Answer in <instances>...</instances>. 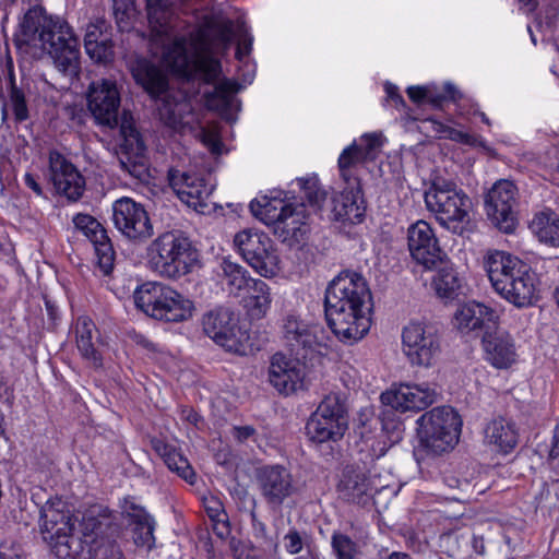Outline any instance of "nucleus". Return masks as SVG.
Instances as JSON below:
<instances>
[{"mask_svg": "<svg viewBox=\"0 0 559 559\" xmlns=\"http://www.w3.org/2000/svg\"><path fill=\"white\" fill-rule=\"evenodd\" d=\"M234 36L231 19L205 15L191 35L195 53L190 56L187 37L177 35L163 46L160 63L176 79L213 84L223 74L222 61L215 56V48L221 46L227 50Z\"/></svg>", "mask_w": 559, "mask_h": 559, "instance_id": "nucleus-1", "label": "nucleus"}, {"mask_svg": "<svg viewBox=\"0 0 559 559\" xmlns=\"http://www.w3.org/2000/svg\"><path fill=\"white\" fill-rule=\"evenodd\" d=\"M372 295L366 278L345 270L335 276L324 293L326 324L344 344L361 340L371 326Z\"/></svg>", "mask_w": 559, "mask_h": 559, "instance_id": "nucleus-2", "label": "nucleus"}, {"mask_svg": "<svg viewBox=\"0 0 559 559\" xmlns=\"http://www.w3.org/2000/svg\"><path fill=\"white\" fill-rule=\"evenodd\" d=\"M13 40L25 52L32 48L47 52L62 75L71 80L79 76V40L64 19L48 15L43 7L34 5L24 14Z\"/></svg>", "mask_w": 559, "mask_h": 559, "instance_id": "nucleus-3", "label": "nucleus"}, {"mask_svg": "<svg viewBox=\"0 0 559 559\" xmlns=\"http://www.w3.org/2000/svg\"><path fill=\"white\" fill-rule=\"evenodd\" d=\"M250 212L286 246L304 245L310 233L309 215L304 203L290 202L288 192L273 189L269 194L251 200Z\"/></svg>", "mask_w": 559, "mask_h": 559, "instance_id": "nucleus-4", "label": "nucleus"}, {"mask_svg": "<svg viewBox=\"0 0 559 559\" xmlns=\"http://www.w3.org/2000/svg\"><path fill=\"white\" fill-rule=\"evenodd\" d=\"M485 269L493 290L503 299L518 308L533 305L539 281L528 263L495 250L485 258Z\"/></svg>", "mask_w": 559, "mask_h": 559, "instance_id": "nucleus-5", "label": "nucleus"}, {"mask_svg": "<svg viewBox=\"0 0 559 559\" xmlns=\"http://www.w3.org/2000/svg\"><path fill=\"white\" fill-rule=\"evenodd\" d=\"M443 330L438 322L411 319L401 331V348L412 367H433L441 357Z\"/></svg>", "mask_w": 559, "mask_h": 559, "instance_id": "nucleus-6", "label": "nucleus"}, {"mask_svg": "<svg viewBox=\"0 0 559 559\" xmlns=\"http://www.w3.org/2000/svg\"><path fill=\"white\" fill-rule=\"evenodd\" d=\"M146 253L152 269L175 280L191 273L199 262V252L189 238L174 233L158 236Z\"/></svg>", "mask_w": 559, "mask_h": 559, "instance_id": "nucleus-7", "label": "nucleus"}, {"mask_svg": "<svg viewBox=\"0 0 559 559\" xmlns=\"http://www.w3.org/2000/svg\"><path fill=\"white\" fill-rule=\"evenodd\" d=\"M416 423L419 447L431 454H441L453 449L462 430V418L450 406L432 408Z\"/></svg>", "mask_w": 559, "mask_h": 559, "instance_id": "nucleus-8", "label": "nucleus"}, {"mask_svg": "<svg viewBox=\"0 0 559 559\" xmlns=\"http://www.w3.org/2000/svg\"><path fill=\"white\" fill-rule=\"evenodd\" d=\"M195 310L194 302L174 289L158 282L142 283V313L170 323L188 321Z\"/></svg>", "mask_w": 559, "mask_h": 559, "instance_id": "nucleus-9", "label": "nucleus"}, {"mask_svg": "<svg viewBox=\"0 0 559 559\" xmlns=\"http://www.w3.org/2000/svg\"><path fill=\"white\" fill-rule=\"evenodd\" d=\"M426 207L442 225L456 227L468 219L471 198L459 189L456 183L444 178H436L424 195Z\"/></svg>", "mask_w": 559, "mask_h": 559, "instance_id": "nucleus-10", "label": "nucleus"}, {"mask_svg": "<svg viewBox=\"0 0 559 559\" xmlns=\"http://www.w3.org/2000/svg\"><path fill=\"white\" fill-rule=\"evenodd\" d=\"M384 92L386 100L391 102L397 110L403 111L401 119L405 126H409L412 122H419L417 126L418 131L428 138L451 140L473 147L481 144L478 138L474 134L455 129L445 122L435 119L433 117L421 118L418 116L415 109L407 106L403 95L400 93L399 87L395 84L386 82L384 84Z\"/></svg>", "mask_w": 559, "mask_h": 559, "instance_id": "nucleus-11", "label": "nucleus"}, {"mask_svg": "<svg viewBox=\"0 0 559 559\" xmlns=\"http://www.w3.org/2000/svg\"><path fill=\"white\" fill-rule=\"evenodd\" d=\"M204 333L225 350L245 355L249 330L240 325L239 317L229 308L217 307L203 316Z\"/></svg>", "mask_w": 559, "mask_h": 559, "instance_id": "nucleus-12", "label": "nucleus"}, {"mask_svg": "<svg viewBox=\"0 0 559 559\" xmlns=\"http://www.w3.org/2000/svg\"><path fill=\"white\" fill-rule=\"evenodd\" d=\"M234 243L245 261L261 276L271 278L280 271V255L267 234L245 229L236 234Z\"/></svg>", "mask_w": 559, "mask_h": 559, "instance_id": "nucleus-13", "label": "nucleus"}, {"mask_svg": "<svg viewBox=\"0 0 559 559\" xmlns=\"http://www.w3.org/2000/svg\"><path fill=\"white\" fill-rule=\"evenodd\" d=\"M348 428L344 405L337 397H324L306 424L309 439L317 443L336 442Z\"/></svg>", "mask_w": 559, "mask_h": 559, "instance_id": "nucleus-14", "label": "nucleus"}, {"mask_svg": "<svg viewBox=\"0 0 559 559\" xmlns=\"http://www.w3.org/2000/svg\"><path fill=\"white\" fill-rule=\"evenodd\" d=\"M105 519L85 516L75 525L49 540L53 554L59 559H91L90 544L94 542L96 530H102Z\"/></svg>", "mask_w": 559, "mask_h": 559, "instance_id": "nucleus-15", "label": "nucleus"}, {"mask_svg": "<svg viewBox=\"0 0 559 559\" xmlns=\"http://www.w3.org/2000/svg\"><path fill=\"white\" fill-rule=\"evenodd\" d=\"M518 187L510 180L500 179L485 198V211L491 223L501 231L513 233L518 217L514 206L518 200Z\"/></svg>", "mask_w": 559, "mask_h": 559, "instance_id": "nucleus-16", "label": "nucleus"}, {"mask_svg": "<svg viewBox=\"0 0 559 559\" xmlns=\"http://www.w3.org/2000/svg\"><path fill=\"white\" fill-rule=\"evenodd\" d=\"M301 355H286L276 352L272 355L269 366L271 385L285 396L306 389V360Z\"/></svg>", "mask_w": 559, "mask_h": 559, "instance_id": "nucleus-17", "label": "nucleus"}, {"mask_svg": "<svg viewBox=\"0 0 559 559\" xmlns=\"http://www.w3.org/2000/svg\"><path fill=\"white\" fill-rule=\"evenodd\" d=\"M86 100L87 109L98 126L109 129L118 127L120 93L115 81L102 79L92 82Z\"/></svg>", "mask_w": 559, "mask_h": 559, "instance_id": "nucleus-18", "label": "nucleus"}, {"mask_svg": "<svg viewBox=\"0 0 559 559\" xmlns=\"http://www.w3.org/2000/svg\"><path fill=\"white\" fill-rule=\"evenodd\" d=\"M407 248L412 259L425 271L435 270L442 264V258L445 257L433 228L424 219L408 226Z\"/></svg>", "mask_w": 559, "mask_h": 559, "instance_id": "nucleus-19", "label": "nucleus"}, {"mask_svg": "<svg viewBox=\"0 0 559 559\" xmlns=\"http://www.w3.org/2000/svg\"><path fill=\"white\" fill-rule=\"evenodd\" d=\"M255 479L261 496L274 508L294 495L296 488L290 471L281 464H266L255 469Z\"/></svg>", "mask_w": 559, "mask_h": 559, "instance_id": "nucleus-20", "label": "nucleus"}, {"mask_svg": "<svg viewBox=\"0 0 559 559\" xmlns=\"http://www.w3.org/2000/svg\"><path fill=\"white\" fill-rule=\"evenodd\" d=\"M436 392L428 384L400 383L381 394V402L400 413L419 412L435 402Z\"/></svg>", "mask_w": 559, "mask_h": 559, "instance_id": "nucleus-21", "label": "nucleus"}, {"mask_svg": "<svg viewBox=\"0 0 559 559\" xmlns=\"http://www.w3.org/2000/svg\"><path fill=\"white\" fill-rule=\"evenodd\" d=\"M332 215L343 225H358L364 222L367 211L361 181L345 185L343 190L332 199Z\"/></svg>", "mask_w": 559, "mask_h": 559, "instance_id": "nucleus-22", "label": "nucleus"}, {"mask_svg": "<svg viewBox=\"0 0 559 559\" xmlns=\"http://www.w3.org/2000/svg\"><path fill=\"white\" fill-rule=\"evenodd\" d=\"M454 325L462 334H485L499 325V316L491 307L475 300L463 304L454 314Z\"/></svg>", "mask_w": 559, "mask_h": 559, "instance_id": "nucleus-23", "label": "nucleus"}, {"mask_svg": "<svg viewBox=\"0 0 559 559\" xmlns=\"http://www.w3.org/2000/svg\"><path fill=\"white\" fill-rule=\"evenodd\" d=\"M485 360L493 368L503 370L518 360L515 341L506 330L497 328L485 332L481 338Z\"/></svg>", "mask_w": 559, "mask_h": 559, "instance_id": "nucleus-24", "label": "nucleus"}, {"mask_svg": "<svg viewBox=\"0 0 559 559\" xmlns=\"http://www.w3.org/2000/svg\"><path fill=\"white\" fill-rule=\"evenodd\" d=\"M283 335L286 346L292 355H301L302 358H313L321 354V343L311 332L308 324L294 314L284 319Z\"/></svg>", "mask_w": 559, "mask_h": 559, "instance_id": "nucleus-25", "label": "nucleus"}, {"mask_svg": "<svg viewBox=\"0 0 559 559\" xmlns=\"http://www.w3.org/2000/svg\"><path fill=\"white\" fill-rule=\"evenodd\" d=\"M122 142L117 151L119 163L134 178H140V131L130 111L123 110L120 119Z\"/></svg>", "mask_w": 559, "mask_h": 559, "instance_id": "nucleus-26", "label": "nucleus"}, {"mask_svg": "<svg viewBox=\"0 0 559 559\" xmlns=\"http://www.w3.org/2000/svg\"><path fill=\"white\" fill-rule=\"evenodd\" d=\"M41 533L50 540L68 530H74L80 522L73 509L66 501L56 498L48 500L40 509Z\"/></svg>", "mask_w": 559, "mask_h": 559, "instance_id": "nucleus-27", "label": "nucleus"}, {"mask_svg": "<svg viewBox=\"0 0 559 559\" xmlns=\"http://www.w3.org/2000/svg\"><path fill=\"white\" fill-rule=\"evenodd\" d=\"M337 492L347 502L360 504L371 490L370 472L365 464H346L336 485Z\"/></svg>", "mask_w": 559, "mask_h": 559, "instance_id": "nucleus-28", "label": "nucleus"}, {"mask_svg": "<svg viewBox=\"0 0 559 559\" xmlns=\"http://www.w3.org/2000/svg\"><path fill=\"white\" fill-rule=\"evenodd\" d=\"M50 177L58 193L70 201H78L85 190V179L79 170L61 157H50Z\"/></svg>", "mask_w": 559, "mask_h": 559, "instance_id": "nucleus-29", "label": "nucleus"}, {"mask_svg": "<svg viewBox=\"0 0 559 559\" xmlns=\"http://www.w3.org/2000/svg\"><path fill=\"white\" fill-rule=\"evenodd\" d=\"M485 443L496 453H512L519 443V429L514 421L504 417L493 418L484 430Z\"/></svg>", "mask_w": 559, "mask_h": 559, "instance_id": "nucleus-30", "label": "nucleus"}, {"mask_svg": "<svg viewBox=\"0 0 559 559\" xmlns=\"http://www.w3.org/2000/svg\"><path fill=\"white\" fill-rule=\"evenodd\" d=\"M76 347L82 357L94 368L103 366L100 333L88 317H80L75 324Z\"/></svg>", "mask_w": 559, "mask_h": 559, "instance_id": "nucleus-31", "label": "nucleus"}, {"mask_svg": "<svg viewBox=\"0 0 559 559\" xmlns=\"http://www.w3.org/2000/svg\"><path fill=\"white\" fill-rule=\"evenodd\" d=\"M212 85L214 88L202 95L203 104L209 111L217 112L229 121L234 96L240 91L241 85L237 80L225 76L218 78Z\"/></svg>", "mask_w": 559, "mask_h": 559, "instance_id": "nucleus-32", "label": "nucleus"}, {"mask_svg": "<svg viewBox=\"0 0 559 559\" xmlns=\"http://www.w3.org/2000/svg\"><path fill=\"white\" fill-rule=\"evenodd\" d=\"M152 449L160 456L165 465L175 472L179 477L185 479L188 484L194 485L197 481V474L189 463L188 459L177 449L174 444L166 442L159 438L151 440Z\"/></svg>", "mask_w": 559, "mask_h": 559, "instance_id": "nucleus-33", "label": "nucleus"}, {"mask_svg": "<svg viewBox=\"0 0 559 559\" xmlns=\"http://www.w3.org/2000/svg\"><path fill=\"white\" fill-rule=\"evenodd\" d=\"M240 296L242 306L252 320L263 318L272 304L270 287L260 278H252Z\"/></svg>", "mask_w": 559, "mask_h": 559, "instance_id": "nucleus-34", "label": "nucleus"}, {"mask_svg": "<svg viewBox=\"0 0 559 559\" xmlns=\"http://www.w3.org/2000/svg\"><path fill=\"white\" fill-rule=\"evenodd\" d=\"M528 227L540 243L559 248V213L557 211L544 207L536 212Z\"/></svg>", "mask_w": 559, "mask_h": 559, "instance_id": "nucleus-35", "label": "nucleus"}, {"mask_svg": "<svg viewBox=\"0 0 559 559\" xmlns=\"http://www.w3.org/2000/svg\"><path fill=\"white\" fill-rule=\"evenodd\" d=\"M114 223L116 228L128 239L138 240L140 231L136 224L140 217V207L130 198H121L114 203Z\"/></svg>", "mask_w": 559, "mask_h": 559, "instance_id": "nucleus-36", "label": "nucleus"}, {"mask_svg": "<svg viewBox=\"0 0 559 559\" xmlns=\"http://www.w3.org/2000/svg\"><path fill=\"white\" fill-rule=\"evenodd\" d=\"M192 178L183 173L179 176V171L170 168L168 170V181L169 185L176 189L178 186L185 187L177 190L179 198L185 201L189 206L198 209L199 206L203 207L206 205L205 199V183L203 179H200V183L195 185L193 181L190 182Z\"/></svg>", "mask_w": 559, "mask_h": 559, "instance_id": "nucleus-37", "label": "nucleus"}, {"mask_svg": "<svg viewBox=\"0 0 559 559\" xmlns=\"http://www.w3.org/2000/svg\"><path fill=\"white\" fill-rule=\"evenodd\" d=\"M366 159V150L359 146L355 141L342 151L337 159V167L340 177L345 185L361 181L359 178V169L365 164Z\"/></svg>", "mask_w": 559, "mask_h": 559, "instance_id": "nucleus-38", "label": "nucleus"}, {"mask_svg": "<svg viewBox=\"0 0 559 559\" xmlns=\"http://www.w3.org/2000/svg\"><path fill=\"white\" fill-rule=\"evenodd\" d=\"M437 273L432 278L431 286L436 295L442 299L452 300L459 295L461 280L455 269L442 260V264L437 267Z\"/></svg>", "mask_w": 559, "mask_h": 559, "instance_id": "nucleus-39", "label": "nucleus"}, {"mask_svg": "<svg viewBox=\"0 0 559 559\" xmlns=\"http://www.w3.org/2000/svg\"><path fill=\"white\" fill-rule=\"evenodd\" d=\"M148 23L158 35L167 33L174 13V0H145Z\"/></svg>", "mask_w": 559, "mask_h": 559, "instance_id": "nucleus-40", "label": "nucleus"}, {"mask_svg": "<svg viewBox=\"0 0 559 559\" xmlns=\"http://www.w3.org/2000/svg\"><path fill=\"white\" fill-rule=\"evenodd\" d=\"M114 16L118 29L121 33H134L136 37L140 32L135 28L139 22L136 0H112Z\"/></svg>", "mask_w": 559, "mask_h": 559, "instance_id": "nucleus-41", "label": "nucleus"}, {"mask_svg": "<svg viewBox=\"0 0 559 559\" xmlns=\"http://www.w3.org/2000/svg\"><path fill=\"white\" fill-rule=\"evenodd\" d=\"M221 266L230 294L240 296L243 288L248 287L252 280L249 272L242 265L229 259H224Z\"/></svg>", "mask_w": 559, "mask_h": 559, "instance_id": "nucleus-42", "label": "nucleus"}, {"mask_svg": "<svg viewBox=\"0 0 559 559\" xmlns=\"http://www.w3.org/2000/svg\"><path fill=\"white\" fill-rule=\"evenodd\" d=\"M104 525L102 530H96L95 538L90 544L91 559H121V552L115 540L103 535L104 528L109 525V519L103 516Z\"/></svg>", "mask_w": 559, "mask_h": 559, "instance_id": "nucleus-43", "label": "nucleus"}, {"mask_svg": "<svg viewBox=\"0 0 559 559\" xmlns=\"http://www.w3.org/2000/svg\"><path fill=\"white\" fill-rule=\"evenodd\" d=\"M296 182L300 191L304 192V198L308 205L318 210L322 209L328 193L322 188L319 177L316 174H312L307 177L297 178Z\"/></svg>", "mask_w": 559, "mask_h": 559, "instance_id": "nucleus-44", "label": "nucleus"}, {"mask_svg": "<svg viewBox=\"0 0 559 559\" xmlns=\"http://www.w3.org/2000/svg\"><path fill=\"white\" fill-rule=\"evenodd\" d=\"M169 90V80L166 73L157 68L146 70L145 76H142V91L151 97L158 98Z\"/></svg>", "mask_w": 559, "mask_h": 559, "instance_id": "nucleus-45", "label": "nucleus"}, {"mask_svg": "<svg viewBox=\"0 0 559 559\" xmlns=\"http://www.w3.org/2000/svg\"><path fill=\"white\" fill-rule=\"evenodd\" d=\"M234 32L235 36L233 41L238 38L236 51H235V58L238 61H242L247 56H249L252 51L253 46V36L250 33L249 26L247 25L246 21L242 19H238L237 21H234Z\"/></svg>", "mask_w": 559, "mask_h": 559, "instance_id": "nucleus-46", "label": "nucleus"}, {"mask_svg": "<svg viewBox=\"0 0 559 559\" xmlns=\"http://www.w3.org/2000/svg\"><path fill=\"white\" fill-rule=\"evenodd\" d=\"M73 224L75 228L82 231L92 243L98 239L104 240L105 235H107L103 225L95 217L88 214H76L73 217Z\"/></svg>", "mask_w": 559, "mask_h": 559, "instance_id": "nucleus-47", "label": "nucleus"}, {"mask_svg": "<svg viewBox=\"0 0 559 559\" xmlns=\"http://www.w3.org/2000/svg\"><path fill=\"white\" fill-rule=\"evenodd\" d=\"M331 546L336 559H355L358 554L357 544L346 534L334 532Z\"/></svg>", "mask_w": 559, "mask_h": 559, "instance_id": "nucleus-48", "label": "nucleus"}, {"mask_svg": "<svg viewBox=\"0 0 559 559\" xmlns=\"http://www.w3.org/2000/svg\"><path fill=\"white\" fill-rule=\"evenodd\" d=\"M97 263L105 275H108L114 269L115 250L110 242L108 235H105L104 240H96L93 242Z\"/></svg>", "mask_w": 559, "mask_h": 559, "instance_id": "nucleus-49", "label": "nucleus"}, {"mask_svg": "<svg viewBox=\"0 0 559 559\" xmlns=\"http://www.w3.org/2000/svg\"><path fill=\"white\" fill-rule=\"evenodd\" d=\"M109 28V24L104 19H97L95 22H91L86 27L84 36L85 51L94 47V45H97V43L103 41V39L111 37Z\"/></svg>", "mask_w": 559, "mask_h": 559, "instance_id": "nucleus-50", "label": "nucleus"}, {"mask_svg": "<svg viewBox=\"0 0 559 559\" xmlns=\"http://www.w3.org/2000/svg\"><path fill=\"white\" fill-rule=\"evenodd\" d=\"M88 57L99 64H108L114 60V43L111 37L103 39L91 49L86 50Z\"/></svg>", "mask_w": 559, "mask_h": 559, "instance_id": "nucleus-51", "label": "nucleus"}, {"mask_svg": "<svg viewBox=\"0 0 559 559\" xmlns=\"http://www.w3.org/2000/svg\"><path fill=\"white\" fill-rule=\"evenodd\" d=\"M10 84H11L10 100H11V104L13 107L15 118L20 121H23V120L27 119V117H28L26 100H25V96H24V93L22 92V90H20L15 86L14 78H13L12 73L10 74Z\"/></svg>", "mask_w": 559, "mask_h": 559, "instance_id": "nucleus-52", "label": "nucleus"}, {"mask_svg": "<svg viewBox=\"0 0 559 559\" xmlns=\"http://www.w3.org/2000/svg\"><path fill=\"white\" fill-rule=\"evenodd\" d=\"M157 522L144 508H142V548L151 550L155 546L156 538L154 532Z\"/></svg>", "mask_w": 559, "mask_h": 559, "instance_id": "nucleus-53", "label": "nucleus"}, {"mask_svg": "<svg viewBox=\"0 0 559 559\" xmlns=\"http://www.w3.org/2000/svg\"><path fill=\"white\" fill-rule=\"evenodd\" d=\"M250 521L252 527V535L261 545H272V538L267 535L266 525L262 522L254 510L250 512Z\"/></svg>", "mask_w": 559, "mask_h": 559, "instance_id": "nucleus-54", "label": "nucleus"}, {"mask_svg": "<svg viewBox=\"0 0 559 559\" xmlns=\"http://www.w3.org/2000/svg\"><path fill=\"white\" fill-rule=\"evenodd\" d=\"M284 547L289 555H297L304 548V540L300 533L295 528H290L284 536Z\"/></svg>", "mask_w": 559, "mask_h": 559, "instance_id": "nucleus-55", "label": "nucleus"}, {"mask_svg": "<svg viewBox=\"0 0 559 559\" xmlns=\"http://www.w3.org/2000/svg\"><path fill=\"white\" fill-rule=\"evenodd\" d=\"M122 514L130 518L131 522L135 524V531L138 530V526L140 525V507L136 503L135 497H128L123 500V503L121 506Z\"/></svg>", "mask_w": 559, "mask_h": 559, "instance_id": "nucleus-56", "label": "nucleus"}, {"mask_svg": "<svg viewBox=\"0 0 559 559\" xmlns=\"http://www.w3.org/2000/svg\"><path fill=\"white\" fill-rule=\"evenodd\" d=\"M230 433L236 442L245 443L257 436V429L251 425L234 426Z\"/></svg>", "mask_w": 559, "mask_h": 559, "instance_id": "nucleus-57", "label": "nucleus"}, {"mask_svg": "<svg viewBox=\"0 0 559 559\" xmlns=\"http://www.w3.org/2000/svg\"><path fill=\"white\" fill-rule=\"evenodd\" d=\"M406 93L409 99L416 104L420 105L427 102L428 98V88L425 86L414 85L409 86L406 90Z\"/></svg>", "mask_w": 559, "mask_h": 559, "instance_id": "nucleus-58", "label": "nucleus"}, {"mask_svg": "<svg viewBox=\"0 0 559 559\" xmlns=\"http://www.w3.org/2000/svg\"><path fill=\"white\" fill-rule=\"evenodd\" d=\"M212 528L214 534L221 539H225L230 534V523L228 520V515H225L222 519L212 521Z\"/></svg>", "mask_w": 559, "mask_h": 559, "instance_id": "nucleus-59", "label": "nucleus"}, {"mask_svg": "<svg viewBox=\"0 0 559 559\" xmlns=\"http://www.w3.org/2000/svg\"><path fill=\"white\" fill-rule=\"evenodd\" d=\"M362 145H360L364 150H366V157L368 154L374 151L377 147L381 145L380 135L377 133H365L361 136Z\"/></svg>", "mask_w": 559, "mask_h": 559, "instance_id": "nucleus-60", "label": "nucleus"}, {"mask_svg": "<svg viewBox=\"0 0 559 559\" xmlns=\"http://www.w3.org/2000/svg\"><path fill=\"white\" fill-rule=\"evenodd\" d=\"M204 143L209 145L211 153L221 154L223 142L217 133L210 132L204 134Z\"/></svg>", "mask_w": 559, "mask_h": 559, "instance_id": "nucleus-61", "label": "nucleus"}, {"mask_svg": "<svg viewBox=\"0 0 559 559\" xmlns=\"http://www.w3.org/2000/svg\"><path fill=\"white\" fill-rule=\"evenodd\" d=\"M442 94L447 102L453 103L459 102L463 97L462 93L457 90V87L450 82L443 85Z\"/></svg>", "mask_w": 559, "mask_h": 559, "instance_id": "nucleus-62", "label": "nucleus"}, {"mask_svg": "<svg viewBox=\"0 0 559 559\" xmlns=\"http://www.w3.org/2000/svg\"><path fill=\"white\" fill-rule=\"evenodd\" d=\"M559 457V421L556 424L552 430L550 449L548 452V460L554 461Z\"/></svg>", "mask_w": 559, "mask_h": 559, "instance_id": "nucleus-63", "label": "nucleus"}, {"mask_svg": "<svg viewBox=\"0 0 559 559\" xmlns=\"http://www.w3.org/2000/svg\"><path fill=\"white\" fill-rule=\"evenodd\" d=\"M212 506H206V514L210 518L211 522L227 515L223 508V504L219 501H212Z\"/></svg>", "mask_w": 559, "mask_h": 559, "instance_id": "nucleus-64", "label": "nucleus"}]
</instances>
